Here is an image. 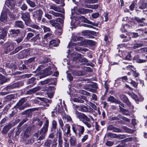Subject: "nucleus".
Instances as JSON below:
<instances>
[{"instance_id":"1","label":"nucleus","mask_w":147,"mask_h":147,"mask_svg":"<svg viewBox=\"0 0 147 147\" xmlns=\"http://www.w3.org/2000/svg\"><path fill=\"white\" fill-rule=\"evenodd\" d=\"M75 113L76 118L82 121L88 128H90L91 127V124L88 122L90 121V119L85 114L79 112L77 110H75Z\"/></svg>"},{"instance_id":"2","label":"nucleus","mask_w":147,"mask_h":147,"mask_svg":"<svg viewBox=\"0 0 147 147\" xmlns=\"http://www.w3.org/2000/svg\"><path fill=\"white\" fill-rule=\"evenodd\" d=\"M72 130L76 136L78 138H80L84 131V127L75 124H72Z\"/></svg>"},{"instance_id":"3","label":"nucleus","mask_w":147,"mask_h":147,"mask_svg":"<svg viewBox=\"0 0 147 147\" xmlns=\"http://www.w3.org/2000/svg\"><path fill=\"white\" fill-rule=\"evenodd\" d=\"M73 57V59L74 61L81 62H88V59L82 57L81 54L77 53H74L71 55Z\"/></svg>"},{"instance_id":"4","label":"nucleus","mask_w":147,"mask_h":147,"mask_svg":"<svg viewBox=\"0 0 147 147\" xmlns=\"http://www.w3.org/2000/svg\"><path fill=\"white\" fill-rule=\"evenodd\" d=\"M127 64H125L124 62H123V64L122 65V69L124 70H131V71H132L133 75L134 77L136 78L138 77L139 74V73L136 71V70L134 71L133 69H134V70L136 69L132 65H126Z\"/></svg>"},{"instance_id":"5","label":"nucleus","mask_w":147,"mask_h":147,"mask_svg":"<svg viewBox=\"0 0 147 147\" xmlns=\"http://www.w3.org/2000/svg\"><path fill=\"white\" fill-rule=\"evenodd\" d=\"M60 101V104H58L55 108L54 109L53 111L51 113H53L56 112L57 113H61L64 111L63 107L62 105L61 100L59 99Z\"/></svg>"},{"instance_id":"6","label":"nucleus","mask_w":147,"mask_h":147,"mask_svg":"<svg viewBox=\"0 0 147 147\" xmlns=\"http://www.w3.org/2000/svg\"><path fill=\"white\" fill-rule=\"evenodd\" d=\"M26 100V98H22L15 106V108L16 109H18L20 110L24 109L26 106L25 105H23V104L24 103Z\"/></svg>"},{"instance_id":"7","label":"nucleus","mask_w":147,"mask_h":147,"mask_svg":"<svg viewBox=\"0 0 147 147\" xmlns=\"http://www.w3.org/2000/svg\"><path fill=\"white\" fill-rule=\"evenodd\" d=\"M31 27L33 28L36 29L37 30V31L30 28H27L26 29V31H30L36 33V32H41L42 30L41 28L39 27L37 25L35 24H33L31 25Z\"/></svg>"},{"instance_id":"8","label":"nucleus","mask_w":147,"mask_h":147,"mask_svg":"<svg viewBox=\"0 0 147 147\" xmlns=\"http://www.w3.org/2000/svg\"><path fill=\"white\" fill-rule=\"evenodd\" d=\"M84 88L87 91L92 92H96V89L97 88V86L96 84H93L87 85L85 86Z\"/></svg>"},{"instance_id":"9","label":"nucleus","mask_w":147,"mask_h":147,"mask_svg":"<svg viewBox=\"0 0 147 147\" xmlns=\"http://www.w3.org/2000/svg\"><path fill=\"white\" fill-rule=\"evenodd\" d=\"M70 128V126L69 124H66L64 127L62 128V130L63 132L64 135L66 137H69L71 135Z\"/></svg>"},{"instance_id":"10","label":"nucleus","mask_w":147,"mask_h":147,"mask_svg":"<svg viewBox=\"0 0 147 147\" xmlns=\"http://www.w3.org/2000/svg\"><path fill=\"white\" fill-rule=\"evenodd\" d=\"M9 12V10L4 7L1 13L0 20L2 22H5L7 19V13Z\"/></svg>"},{"instance_id":"11","label":"nucleus","mask_w":147,"mask_h":147,"mask_svg":"<svg viewBox=\"0 0 147 147\" xmlns=\"http://www.w3.org/2000/svg\"><path fill=\"white\" fill-rule=\"evenodd\" d=\"M22 18L25 22V24L28 25L30 22L29 13L27 12L22 13Z\"/></svg>"},{"instance_id":"12","label":"nucleus","mask_w":147,"mask_h":147,"mask_svg":"<svg viewBox=\"0 0 147 147\" xmlns=\"http://www.w3.org/2000/svg\"><path fill=\"white\" fill-rule=\"evenodd\" d=\"M42 11L40 10H37L32 13V16L34 19L40 20L41 18Z\"/></svg>"},{"instance_id":"13","label":"nucleus","mask_w":147,"mask_h":147,"mask_svg":"<svg viewBox=\"0 0 147 147\" xmlns=\"http://www.w3.org/2000/svg\"><path fill=\"white\" fill-rule=\"evenodd\" d=\"M72 40H73L74 42H76L77 41H80V42H82V41H84V40L83 39V38L81 36H73L72 37ZM79 43H80L79 42ZM78 43H69L68 45V47H70V46H74L75 45H77L78 46Z\"/></svg>"},{"instance_id":"14","label":"nucleus","mask_w":147,"mask_h":147,"mask_svg":"<svg viewBox=\"0 0 147 147\" xmlns=\"http://www.w3.org/2000/svg\"><path fill=\"white\" fill-rule=\"evenodd\" d=\"M107 135L109 137H110L111 138H118L120 139L124 138L125 137L124 135L121 134L117 135L116 134L111 133H108Z\"/></svg>"},{"instance_id":"15","label":"nucleus","mask_w":147,"mask_h":147,"mask_svg":"<svg viewBox=\"0 0 147 147\" xmlns=\"http://www.w3.org/2000/svg\"><path fill=\"white\" fill-rule=\"evenodd\" d=\"M56 78L48 79L44 81L40 82V84L42 85L47 84L48 83L51 84H56Z\"/></svg>"},{"instance_id":"16","label":"nucleus","mask_w":147,"mask_h":147,"mask_svg":"<svg viewBox=\"0 0 147 147\" xmlns=\"http://www.w3.org/2000/svg\"><path fill=\"white\" fill-rule=\"evenodd\" d=\"M120 57H122L124 59L127 60H130L131 59V56L130 53L127 52L125 51L121 52V56L120 55Z\"/></svg>"},{"instance_id":"17","label":"nucleus","mask_w":147,"mask_h":147,"mask_svg":"<svg viewBox=\"0 0 147 147\" xmlns=\"http://www.w3.org/2000/svg\"><path fill=\"white\" fill-rule=\"evenodd\" d=\"M87 44H88L90 45H94L95 44V42L91 40H84V41L78 43V45L79 46H84L86 45Z\"/></svg>"},{"instance_id":"18","label":"nucleus","mask_w":147,"mask_h":147,"mask_svg":"<svg viewBox=\"0 0 147 147\" xmlns=\"http://www.w3.org/2000/svg\"><path fill=\"white\" fill-rule=\"evenodd\" d=\"M47 131L45 130V129H41L40 132L37 133L39 137L38 139V140H41L45 138Z\"/></svg>"},{"instance_id":"19","label":"nucleus","mask_w":147,"mask_h":147,"mask_svg":"<svg viewBox=\"0 0 147 147\" xmlns=\"http://www.w3.org/2000/svg\"><path fill=\"white\" fill-rule=\"evenodd\" d=\"M0 31V38L5 41L7 33L8 30L7 28H4Z\"/></svg>"},{"instance_id":"20","label":"nucleus","mask_w":147,"mask_h":147,"mask_svg":"<svg viewBox=\"0 0 147 147\" xmlns=\"http://www.w3.org/2000/svg\"><path fill=\"white\" fill-rule=\"evenodd\" d=\"M20 32L19 29H12L9 31V35L12 37H16L18 36Z\"/></svg>"},{"instance_id":"21","label":"nucleus","mask_w":147,"mask_h":147,"mask_svg":"<svg viewBox=\"0 0 147 147\" xmlns=\"http://www.w3.org/2000/svg\"><path fill=\"white\" fill-rule=\"evenodd\" d=\"M86 97L83 95L79 96L78 98H74L73 99V101L75 102L80 103H83L84 102V100H86Z\"/></svg>"},{"instance_id":"22","label":"nucleus","mask_w":147,"mask_h":147,"mask_svg":"<svg viewBox=\"0 0 147 147\" xmlns=\"http://www.w3.org/2000/svg\"><path fill=\"white\" fill-rule=\"evenodd\" d=\"M75 107L79 111L82 112H87L88 111V108L86 106L83 105H76Z\"/></svg>"},{"instance_id":"23","label":"nucleus","mask_w":147,"mask_h":147,"mask_svg":"<svg viewBox=\"0 0 147 147\" xmlns=\"http://www.w3.org/2000/svg\"><path fill=\"white\" fill-rule=\"evenodd\" d=\"M107 130L112 131L115 132H121V130L119 128L114 127L113 125H109L107 127Z\"/></svg>"},{"instance_id":"24","label":"nucleus","mask_w":147,"mask_h":147,"mask_svg":"<svg viewBox=\"0 0 147 147\" xmlns=\"http://www.w3.org/2000/svg\"><path fill=\"white\" fill-rule=\"evenodd\" d=\"M28 55L27 51L24 50L18 53L19 58L20 59H23L27 57Z\"/></svg>"},{"instance_id":"25","label":"nucleus","mask_w":147,"mask_h":147,"mask_svg":"<svg viewBox=\"0 0 147 147\" xmlns=\"http://www.w3.org/2000/svg\"><path fill=\"white\" fill-rule=\"evenodd\" d=\"M26 45V44L23 43L21 44V45L18 46L15 49L14 51L12 52V54H13L18 52L19 51L22 50L24 47Z\"/></svg>"},{"instance_id":"26","label":"nucleus","mask_w":147,"mask_h":147,"mask_svg":"<svg viewBox=\"0 0 147 147\" xmlns=\"http://www.w3.org/2000/svg\"><path fill=\"white\" fill-rule=\"evenodd\" d=\"M60 42L59 40H52L49 42V45H52L54 47H57Z\"/></svg>"},{"instance_id":"27","label":"nucleus","mask_w":147,"mask_h":147,"mask_svg":"<svg viewBox=\"0 0 147 147\" xmlns=\"http://www.w3.org/2000/svg\"><path fill=\"white\" fill-rule=\"evenodd\" d=\"M14 47L13 43H8L6 45L5 48L7 52L13 50Z\"/></svg>"},{"instance_id":"28","label":"nucleus","mask_w":147,"mask_h":147,"mask_svg":"<svg viewBox=\"0 0 147 147\" xmlns=\"http://www.w3.org/2000/svg\"><path fill=\"white\" fill-rule=\"evenodd\" d=\"M40 87L38 86L28 91L26 93L28 94H31L34 93L35 92L40 90Z\"/></svg>"},{"instance_id":"29","label":"nucleus","mask_w":147,"mask_h":147,"mask_svg":"<svg viewBox=\"0 0 147 147\" xmlns=\"http://www.w3.org/2000/svg\"><path fill=\"white\" fill-rule=\"evenodd\" d=\"M81 18L84 20L83 22L92 25L96 26H97L98 24H96L94 22H92L91 21L87 20L86 18H85L84 16H82L81 17Z\"/></svg>"},{"instance_id":"30","label":"nucleus","mask_w":147,"mask_h":147,"mask_svg":"<svg viewBox=\"0 0 147 147\" xmlns=\"http://www.w3.org/2000/svg\"><path fill=\"white\" fill-rule=\"evenodd\" d=\"M129 95L134 99L135 100L137 103H138L139 99L138 96L133 93H129Z\"/></svg>"},{"instance_id":"31","label":"nucleus","mask_w":147,"mask_h":147,"mask_svg":"<svg viewBox=\"0 0 147 147\" xmlns=\"http://www.w3.org/2000/svg\"><path fill=\"white\" fill-rule=\"evenodd\" d=\"M15 25L18 28H22L24 27L23 23L21 21L18 20L16 21Z\"/></svg>"},{"instance_id":"32","label":"nucleus","mask_w":147,"mask_h":147,"mask_svg":"<svg viewBox=\"0 0 147 147\" xmlns=\"http://www.w3.org/2000/svg\"><path fill=\"white\" fill-rule=\"evenodd\" d=\"M132 48L134 49H136L143 46L142 43H135L131 45Z\"/></svg>"},{"instance_id":"33","label":"nucleus","mask_w":147,"mask_h":147,"mask_svg":"<svg viewBox=\"0 0 147 147\" xmlns=\"http://www.w3.org/2000/svg\"><path fill=\"white\" fill-rule=\"evenodd\" d=\"M50 9H53L57 12H61V9L58 7H57L55 5H51L50 6Z\"/></svg>"},{"instance_id":"34","label":"nucleus","mask_w":147,"mask_h":147,"mask_svg":"<svg viewBox=\"0 0 147 147\" xmlns=\"http://www.w3.org/2000/svg\"><path fill=\"white\" fill-rule=\"evenodd\" d=\"M53 37V35L51 33H48L44 36V38L45 39H47V40L48 39H52Z\"/></svg>"},{"instance_id":"35","label":"nucleus","mask_w":147,"mask_h":147,"mask_svg":"<svg viewBox=\"0 0 147 147\" xmlns=\"http://www.w3.org/2000/svg\"><path fill=\"white\" fill-rule=\"evenodd\" d=\"M51 67H49L46 68L45 70V74L47 76L51 74L53 72L52 71H51Z\"/></svg>"},{"instance_id":"36","label":"nucleus","mask_w":147,"mask_h":147,"mask_svg":"<svg viewBox=\"0 0 147 147\" xmlns=\"http://www.w3.org/2000/svg\"><path fill=\"white\" fill-rule=\"evenodd\" d=\"M76 144V139L74 137H71L70 139V144L72 146H75Z\"/></svg>"},{"instance_id":"37","label":"nucleus","mask_w":147,"mask_h":147,"mask_svg":"<svg viewBox=\"0 0 147 147\" xmlns=\"http://www.w3.org/2000/svg\"><path fill=\"white\" fill-rule=\"evenodd\" d=\"M118 100L116 99L114 96H111L108 98L107 101L112 103H116Z\"/></svg>"},{"instance_id":"38","label":"nucleus","mask_w":147,"mask_h":147,"mask_svg":"<svg viewBox=\"0 0 147 147\" xmlns=\"http://www.w3.org/2000/svg\"><path fill=\"white\" fill-rule=\"evenodd\" d=\"M36 99H38L39 100L44 101L46 103H51V100H48L47 98H41L39 97H37L36 98Z\"/></svg>"},{"instance_id":"39","label":"nucleus","mask_w":147,"mask_h":147,"mask_svg":"<svg viewBox=\"0 0 147 147\" xmlns=\"http://www.w3.org/2000/svg\"><path fill=\"white\" fill-rule=\"evenodd\" d=\"M49 13L53 15L54 16L57 17H63V15L62 14L54 12L53 11H51Z\"/></svg>"},{"instance_id":"40","label":"nucleus","mask_w":147,"mask_h":147,"mask_svg":"<svg viewBox=\"0 0 147 147\" xmlns=\"http://www.w3.org/2000/svg\"><path fill=\"white\" fill-rule=\"evenodd\" d=\"M130 27V26L127 24H125L121 28V30L123 32H125L126 31L127 29Z\"/></svg>"},{"instance_id":"41","label":"nucleus","mask_w":147,"mask_h":147,"mask_svg":"<svg viewBox=\"0 0 147 147\" xmlns=\"http://www.w3.org/2000/svg\"><path fill=\"white\" fill-rule=\"evenodd\" d=\"M26 1L27 4L31 7H33L36 6L34 3L30 0H26Z\"/></svg>"},{"instance_id":"42","label":"nucleus","mask_w":147,"mask_h":147,"mask_svg":"<svg viewBox=\"0 0 147 147\" xmlns=\"http://www.w3.org/2000/svg\"><path fill=\"white\" fill-rule=\"evenodd\" d=\"M120 110L124 115H127L129 114L128 111L123 108H120Z\"/></svg>"},{"instance_id":"43","label":"nucleus","mask_w":147,"mask_h":147,"mask_svg":"<svg viewBox=\"0 0 147 147\" xmlns=\"http://www.w3.org/2000/svg\"><path fill=\"white\" fill-rule=\"evenodd\" d=\"M49 122L48 120H46L45 121V124L44 125L43 127L42 128L45 130L47 131L49 126Z\"/></svg>"},{"instance_id":"44","label":"nucleus","mask_w":147,"mask_h":147,"mask_svg":"<svg viewBox=\"0 0 147 147\" xmlns=\"http://www.w3.org/2000/svg\"><path fill=\"white\" fill-rule=\"evenodd\" d=\"M122 81L120 79H117L115 81V82L114 83V85L115 86L117 87L121 84Z\"/></svg>"},{"instance_id":"45","label":"nucleus","mask_w":147,"mask_h":147,"mask_svg":"<svg viewBox=\"0 0 147 147\" xmlns=\"http://www.w3.org/2000/svg\"><path fill=\"white\" fill-rule=\"evenodd\" d=\"M52 140H47L45 143L44 145L46 147H49L50 146Z\"/></svg>"},{"instance_id":"46","label":"nucleus","mask_w":147,"mask_h":147,"mask_svg":"<svg viewBox=\"0 0 147 147\" xmlns=\"http://www.w3.org/2000/svg\"><path fill=\"white\" fill-rule=\"evenodd\" d=\"M57 140L56 139H54L53 140H52L51 143V147H56L57 146Z\"/></svg>"},{"instance_id":"47","label":"nucleus","mask_w":147,"mask_h":147,"mask_svg":"<svg viewBox=\"0 0 147 147\" xmlns=\"http://www.w3.org/2000/svg\"><path fill=\"white\" fill-rule=\"evenodd\" d=\"M127 82L131 84L135 88H137L138 86V84L135 82L131 80L129 81H128Z\"/></svg>"},{"instance_id":"48","label":"nucleus","mask_w":147,"mask_h":147,"mask_svg":"<svg viewBox=\"0 0 147 147\" xmlns=\"http://www.w3.org/2000/svg\"><path fill=\"white\" fill-rule=\"evenodd\" d=\"M40 34H37L35 37L32 38V40L34 42L36 41L38 39L40 40Z\"/></svg>"},{"instance_id":"49","label":"nucleus","mask_w":147,"mask_h":147,"mask_svg":"<svg viewBox=\"0 0 147 147\" xmlns=\"http://www.w3.org/2000/svg\"><path fill=\"white\" fill-rule=\"evenodd\" d=\"M58 122L59 126L61 129H62V128L64 127L63 126L64 125L63 120L59 118L58 119Z\"/></svg>"},{"instance_id":"50","label":"nucleus","mask_w":147,"mask_h":147,"mask_svg":"<svg viewBox=\"0 0 147 147\" xmlns=\"http://www.w3.org/2000/svg\"><path fill=\"white\" fill-rule=\"evenodd\" d=\"M47 43V40H43L40 43V45L45 47L46 46Z\"/></svg>"},{"instance_id":"51","label":"nucleus","mask_w":147,"mask_h":147,"mask_svg":"<svg viewBox=\"0 0 147 147\" xmlns=\"http://www.w3.org/2000/svg\"><path fill=\"white\" fill-rule=\"evenodd\" d=\"M135 19L138 22H142L145 20V18H140L138 17H136L135 18Z\"/></svg>"},{"instance_id":"52","label":"nucleus","mask_w":147,"mask_h":147,"mask_svg":"<svg viewBox=\"0 0 147 147\" xmlns=\"http://www.w3.org/2000/svg\"><path fill=\"white\" fill-rule=\"evenodd\" d=\"M75 49L76 51H81L84 52H86L88 50V49H87L82 48L81 47H76L75 48Z\"/></svg>"},{"instance_id":"53","label":"nucleus","mask_w":147,"mask_h":147,"mask_svg":"<svg viewBox=\"0 0 147 147\" xmlns=\"http://www.w3.org/2000/svg\"><path fill=\"white\" fill-rule=\"evenodd\" d=\"M88 136L87 134H85L83 136L81 139V142H84L88 138Z\"/></svg>"},{"instance_id":"54","label":"nucleus","mask_w":147,"mask_h":147,"mask_svg":"<svg viewBox=\"0 0 147 147\" xmlns=\"http://www.w3.org/2000/svg\"><path fill=\"white\" fill-rule=\"evenodd\" d=\"M57 136L58 137L59 140L62 141V133L61 131H59L57 133Z\"/></svg>"},{"instance_id":"55","label":"nucleus","mask_w":147,"mask_h":147,"mask_svg":"<svg viewBox=\"0 0 147 147\" xmlns=\"http://www.w3.org/2000/svg\"><path fill=\"white\" fill-rule=\"evenodd\" d=\"M73 74L77 76H80L82 75V73L80 71H75L73 72Z\"/></svg>"},{"instance_id":"56","label":"nucleus","mask_w":147,"mask_h":147,"mask_svg":"<svg viewBox=\"0 0 147 147\" xmlns=\"http://www.w3.org/2000/svg\"><path fill=\"white\" fill-rule=\"evenodd\" d=\"M147 52V47H144L141 48L139 50V53Z\"/></svg>"},{"instance_id":"57","label":"nucleus","mask_w":147,"mask_h":147,"mask_svg":"<svg viewBox=\"0 0 147 147\" xmlns=\"http://www.w3.org/2000/svg\"><path fill=\"white\" fill-rule=\"evenodd\" d=\"M41 27L43 29L45 32L50 31V29L49 28L47 27L44 26H41Z\"/></svg>"},{"instance_id":"58","label":"nucleus","mask_w":147,"mask_h":147,"mask_svg":"<svg viewBox=\"0 0 147 147\" xmlns=\"http://www.w3.org/2000/svg\"><path fill=\"white\" fill-rule=\"evenodd\" d=\"M9 129L7 126H5L3 129L2 132L3 134H6L7 133Z\"/></svg>"},{"instance_id":"59","label":"nucleus","mask_w":147,"mask_h":147,"mask_svg":"<svg viewBox=\"0 0 147 147\" xmlns=\"http://www.w3.org/2000/svg\"><path fill=\"white\" fill-rule=\"evenodd\" d=\"M13 89L12 85L8 86L4 88L3 90H4L9 91V90Z\"/></svg>"},{"instance_id":"60","label":"nucleus","mask_w":147,"mask_h":147,"mask_svg":"<svg viewBox=\"0 0 147 147\" xmlns=\"http://www.w3.org/2000/svg\"><path fill=\"white\" fill-rule=\"evenodd\" d=\"M23 38V37L22 36L16 39L14 41L16 42L18 44H19L22 41Z\"/></svg>"},{"instance_id":"61","label":"nucleus","mask_w":147,"mask_h":147,"mask_svg":"<svg viewBox=\"0 0 147 147\" xmlns=\"http://www.w3.org/2000/svg\"><path fill=\"white\" fill-rule=\"evenodd\" d=\"M30 135V131L28 130H26L25 131L24 135L25 137L28 138Z\"/></svg>"},{"instance_id":"62","label":"nucleus","mask_w":147,"mask_h":147,"mask_svg":"<svg viewBox=\"0 0 147 147\" xmlns=\"http://www.w3.org/2000/svg\"><path fill=\"white\" fill-rule=\"evenodd\" d=\"M125 103L130 109H132L134 108V106L131 104V103L129 101V100L126 102Z\"/></svg>"},{"instance_id":"63","label":"nucleus","mask_w":147,"mask_h":147,"mask_svg":"<svg viewBox=\"0 0 147 147\" xmlns=\"http://www.w3.org/2000/svg\"><path fill=\"white\" fill-rule=\"evenodd\" d=\"M113 144V142L109 141H107L105 143L106 145L109 146H112Z\"/></svg>"},{"instance_id":"64","label":"nucleus","mask_w":147,"mask_h":147,"mask_svg":"<svg viewBox=\"0 0 147 147\" xmlns=\"http://www.w3.org/2000/svg\"><path fill=\"white\" fill-rule=\"evenodd\" d=\"M21 9L23 11H25L27 9V6L25 4H22L20 7Z\"/></svg>"}]
</instances>
